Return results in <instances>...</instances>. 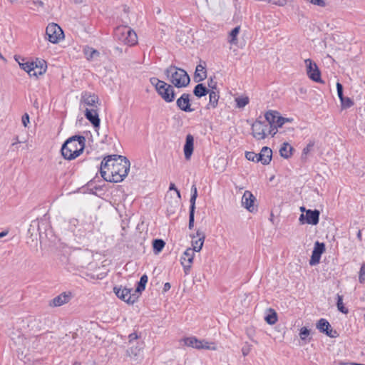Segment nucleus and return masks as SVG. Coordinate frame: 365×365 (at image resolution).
Wrapping results in <instances>:
<instances>
[{
    "instance_id": "obj_12",
    "label": "nucleus",
    "mask_w": 365,
    "mask_h": 365,
    "mask_svg": "<svg viewBox=\"0 0 365 365\" xmlns=\"http://www.w3.org/2000/svg\"><path fill=\"white\" fill-rule=\"evenodd\" d=\"M195 252L191 248H187L183 253L181 257V264L184 268L185 274H187L191 268V264L193 262Z\"/></svg>"
},
{
    "instance_id": "obj_53",
    "label": "nucleus",
    "mask_w": 365,
    "mask_h": 365,
    "mask_svg": "<svg viewBox=\"0 0 365 365\" xmlns=\"http://www.w3.org/2000/svg\"><path fill=\"white\" fill-rule=\"evenodd\" d=\"M310 3L314 4V5H317V6H325V2L324 0H309Z\"/></svg>"
},
{
    "instance_id": "obj_64",
    "label": "nucleus",
    "mask_w": 365,
    "mask_h": 365,
    "mask_svg": "<svg viewBox=\"0 0 365 365\" xmlns=\"http://www.w3.org/2000/svg\"><path fill=\"white\" fill-rule=\"evenodd\" d=\"M73 365H80V364L78 362H75Z\"/></svg>"
},
{
    "instance_id": "obj_58",
    "label": "nucleus",
    "mask_w": 365,
    "mask_h": 365,
    "mask_svg": "<svg viewBox=\"0 0 365 365\" xmlns=\"http://www.w3.org/2000/svg\"><path fill=\"white\" fill-rule=\"evenodd\" d=\"M169 190H173L175 191L177 190V188H176L175 184L170 183V187H169Z\"/></svg>"
},
{
    "instance_id": "obj_43",
    "label": "nucleus",
    "mask_w": 365,
    "mask_h": 365,
    "mask_svg": "<svg viewBox=\"0 0 365 365\" xmlns=\"http://www.w3.org/2000/svg\"><path fill=\"white\" fill-rule=\"evenodd\" d=\"M292 120V118H283L278 115L277 119L276 120V125L279 128L282 127L285 123L291 122Z\"/></svg>"
},
{
    "instance_id": "obj_1",
    "label": "nucleus",
    "mask_w": 365,
    "mask_h": 365,
    "mask_svg": "<svg viewBox=\"0 0 365 365\" xmlns=\"http://www.w3.org/2000/svg\"><path fill=\"white\" fill-rule=\"evenodd\" d=\"M130 165V161L124 156L109 155L101 162V175L108 182H121L128 175Z\"/></svg>"
},
{
    "instance_id": "obj_57",
    "label": "nucleus",
    "mask_w": 365,
    "mask_h": 365,
    "mask_svg": "<svg viewBox=\"0 0 365 365\" xmlns=\"http://www.w3.org/2000/svg\"><path fill=\"white\" fill-rule=\"evenodd\" d=\"M9 233V231L8 230H5V231H3L1 232H0V238H2L5 236H6Z\"/></svg>"
},
{
    "instance_id": "obj_14",
    "label": "nucleus",
    "mask_w": 365,
    "mask_h": 365,
    "mask_svg": "<svg viewBox=\"0 0 365 365\" xmlns=\"http://www.w3.org/2000/svg\"><path fill=\"white\" fill-rule=\"evenodd\" d=\"M325 251V245L324 243L316 242L314 243V250L309 260V264L313 266L316 265L319 262L321 255Z\"/></svg>"
},
{
    "instance_id": "obj_9",
    "label": "nucleus",
    "mask_w": 365,
    "mask_h": 365,
    "mask_svg": "<svg viewBox=\"0 0 365 365\" xmlns=\"http://www.w3.org/2000/svg\"><path fill=\"white\" fill-rule=\"evenodd\" d=\"M268 125L266 122L257 120L252 125V135L257 140H262L266 138L267 134Z\"/></svg>"
},
{
    "instance_id": "obj_52",
    "label": "nucleus",
    "mask_w": 365,
    "mask_h": 365,
    "mask_svg": "<svg viewBox=\"0 0 365 365\" xmlns=\"http://www.w3.org/2000/svg\"><path fill=\"white\" fill-rule=\"evenodd\" d=\"M277 125H273V127L270 128L269 125L267 127V133H269L272 135H274L277 133Z\"/></svg>"
},
{
    "instance_id": "obj_15",
    "label": "nucleus",
    "mask_w": 365,
    "mask_h": 365,
    "mask_svg": "<svg viewBox=\"0 0 365 365\" xmlns=\"http://www.w3.org/2000/svg\"><path fill=\"white\" fill-rule=\"evenodd\" d=\"M192 195L190 197V214H189V229H192L194 226V220H195V201L197 197V190L195 185L192 186Z\"/></svg>"
},
{
    "instance_id": "obj_20",
    "label": "nucleus",
    "mask_w": 365,
    "mask_h": 365,
    "mask_svg": "<svg viewBox=\"0 0 365 365\" xmlns=\"http://www.w3.org/2000/svg\"><path fill=\"white\" fill-rule=\"evenodd\" d=\"M86 118L93 124L95 128H98L100 125V119L97 112V108H86L85 110Z\"/></svg>"
},
{
    "instance_id": "obj_19",
    "label": "nucleus",
    "mask_w": 365,
    "mask_h": 365,
    "mask_svg": "<svg viewBox=\"0 0 365 365\" xmlns=\"http://www.w3.org/2000/svg\"><path fill=\"white\" fill-rule=\"evenodd\" d=\"M178 107L185 112H192L194 110L190 107V95L183 93L176 101Z\"/></svg>"
},
{
    "instance_id": "obj_10",
    "label": "nucleus",
    "mask_w": 365,
    "mask_h": 365,
    "mask_svg": "<svg viewBox=\"0 0 365 365\" xmlns=\"http://www.w3.org/2000/svg\"><path fill=\"white\" fill-rule=\"evenodd\" d=\"M157 92L158 95L167 103H171L175 98L174 87L167 83H163Z\"/></svg>"
},
{
    "instance_id": "obj_34",
    "label": "nucleus",
    "mask_w": 365,
    "mask_h": 365,
    "mask_svg": "<svg viewBox=\"0 0 365 365\" xmlns=\"http://www.w3.org/2000/svg\"><path fill=\"white\" fill-rule=\"evenodd\" d=\"M20 67L26 71L31 76H33V70L34 68V62H26V63H19Z\"/></svg>"
},
{
    "instance_id": "obj_7",
    "label": "nucleus",
    "mask_w": 365,
    "mask_h": 365,
    "mask_svg": "<svg viewBox=\"0 0 365 365\" xmlns=\"http://www.w3.org/2000/svg\"><path fill=\"white\" fill-rule=\"evenodd\" d=\"M113 292L119 299L128 304H133L138 299V294H135V291L131 289L115 287Z\"/></svg>"
},
{
    "instance_id": "obj_45",
    "label": "nucleus",
    "mask_w": 365,
    "mask_h": 365,
    "mask_svg": "<svg viewBox=\"0 0 365 365\" xmlns=\"http://www.w3.org/2000/svg\"><path fill=\"white\" fill-rule=\"evenodd\" d=\"M359 281L361 284L365 282V263L364 264H362V266L360 269Z\"/></svg>"
},
{
    "instance_id": "obj_42",
    "label": "nucleus",
    "mask_w": 365,
    "mask_h": 365,
    "mask_svg": "<svg viewBox=\"0 0 365 365\" xmlns=\"http://www.w3.org/2000/svg\"><path fill=\"white\" fill-rule=\"evenodd\" d=\"M259 154H256L254 152H247L245 153V157L248 160L253 162H259L260 160H257Z\"/></svg>"
},
{
    "instance_id": "obj_50",
    "label": "nucleus",
    "mask_w": 365,
    "mask_h": 365,
    "mask_svg": "<svg viewBox=\"0 0 365 365\" xmlns=\"http://www.w3.org/2000/svg\"><path fill=\"white\" fill-rule=\"evenodd\" d=\"M314 143L313 142H310L306 148H304L303 149V152H302V155H306L307 154H308L312 149V148L314 147Z\"/></svg>"
},
{
    "instance_id": "obj_35",
    "label": "nucleus",
    "mask_w": 365,
    "mask_h": 365,
    "mask_svg": "<svg viewBox=\"0 0 365 365\" xmlns=\"http://www.w3.org/2000/svg\"><path fill=\"white\" fill-rule=\"evenodd\" d=\"M84 53L88 60H91L99 55V52L92 48L87 47L84 49Z\"/></svg>"
},
{
    "instance_id": "obj_63",
    "label": "nucleus",
    "mask_w": 365,
    "mask_h": 365,
    "mask_svg": "<svg viewBox=\"0 0 365 365\" xmlns=\"http://www.w3.org/2000/svg\"><path fill=\"white\" fill-rule=\"evenodd\" d=\"M301 211L304 212L306 211L305 208L304 207H300Z\"/></svg>"
},
{
    "instance_id": "obj_29",
    "label": "nucleus",
    "mask_w": 365,
    "mask_h": 365,
    "mask_svg": "<svg viewBox=\"0 0 365 365\" xmlns=\"http://www.w3.org/2000/svg\"><path fill=\"white\" fill-rule=\"evenodd\" d=\"M292 147L288 143H284L279 149V153L282 157L288 158L292 155Z\"/></svg>"
},
{
    "instance_id": "obj_55",
    "label": "nucleus",
    "mask_w": 365,
    "mask_h": 365,
    "mask_svg": "<svg viewBox=\"0 0 365 365\" xmlns=\"http://www.w3.org/2000/svg\"><path fill=\"white\" fill-rule=\"evenodd\" d=\"M129 342L131 343L133 341L138 339V335L136 333H132L129 335Z\"/></svg>"
},
{
    "instance_id": "obj_39",
    "label": "nucleus",
    "mask_w": 365,
    "mask_h": 365,
    "mask_svg": "<svg viewBox=\"0 0 365 365\" xmlns=\"http://www.w3.org/2000/svg\"><path fill=\"white\" fill-rule=\"evenodd\" d=\"M340 101H341V108L343 109L349 108L354 105L353 101L348 97H344V98H341V100Z\"/></svg>"
},
{
    "instance_id": "obj_22",
    "label": "nucleus",
    "mask_w": 365,
    "mask_h": 365,
    "mask_svg": "<svg viewBox=\"0 0 365 365\" xmlns=\"http://www.w3.org/2000/svg\"><path fill=\"white\" fill-rule=\"evenodd\" d=\"M272 151L268 147H263L261 152L259 153L257 160L263 165H268L272 160Z\"/></svg>"
},
{
    "instance_id": "obj_62",
    "label": "nucleus",
    "mask_w": 365,
    "mask_h": 365,
    "mask_svg": "<svg viewBox=\"0 0 365 365\" xmlns=\"http://www.w3.org/2000/svg\"><path fill=\"white\" fill-rule=\"evenodd\" d=\"M357 237L361 239V231H359L358 234H357Z\"/></svg>"
},
{
    "instance_id": "obj_54",
    "label": "nucleus",
    "mask_w": 365,
    "mask_h": 365,
    "mask_svg": "<svg viewBox=\"0 0 365 365\" xmlns=\"http://www.w3.org/2000/svg\"><path fill=\"white\" fill-rule=\"evenodd\" d=\"M78 224V220L76 218H71L69 220V225L71 227H76Z\"/></svg>"
},
{
    "instance_id": "obj_18",
    "label": "nucleus",
    "mask_w": 365,
    "mask_h": 365,
    "mask_svg": "<svg viewBox=\"0 0 365 365\" xmlns=\"http://www.w3.org/2000/svg\"><path fill=\"white\" fill-rule=\"evenodd\" d=\"M72 297L71 292H63L57 297H54L50 302L51 307H60L68 303Z\"/></svg>"
},
{
    "instance_id": "obj_30",
    "label": "nucleus",
    "mask_w": 365,
    "mask_h": 365,
    "mask_svg": "<svg viewBox=\"0 0 365 365\" xmlns=\"http://www.w3.org/2000/svg\"><path fill=\"white\" fill-rule=\"evenodd\" d=\"M210 95V101L208 104V108H215L217 106L218 100H219V94L218 92L215 91H209Z\"/></svg>"
},
{
    "instance_id": "obj_3",
    "label": "nucleus",
    "mask_w": 365,
    "mask_h": 365,
    "mask_svg": "<svg viewBox=\"0 0 365 365\" xmlns=\"http://www.w3.org/2000/svg\"><path fill=\"white\" fill-rule=\"evenodd\" d=\"M165 74L167 76V79L177 88L186 87L190 81V76L187 72L175 66H170L167 68L165 71Z\"/></svg>"
},
{
    "instance_id": "obj_26",
    "label": "nucleus",
    "mask_w": 365,
    "mask_h": 365,
    "mask_svg": "<svg viewBox=\"0 0 365 365\" xmlns=\"http://www.w3.org/2000/svg\"><path fill=\"white\" fill-rule=\"evenodd\" d=\"M207 77V72L205 67L201 64L197 65L195 69L194 80L196 82H200L205 79Z\"/></svg>"
},
{
    "instance_id": "obj_36",
    "label": "nucleus",
    "mask_w": 365,
    "mask_h": 365,
    "mask_svg": "<svg viewBox=\"0 0 365 365\" xmlns=\"http://www.w3.org/2000/svg\"><path fill=\"white\" fill-rule=\"evenodd\" d=\"M165 242L163 240L157 239L153 242V250L155 252L158 253L162 251L165 247Z\"/></svg>"
},
{
    "instance_id": "obj_6",
    "label": "nucleus",
    "mask_w": 365,
    "mask_h": 365,
    "mask_svg": "<svg viewBox=\"0 0 365 365\" xmlns=\"http://www.w3.org/2000/svg\"><path fill=\"white\" fill-rule=\"evenodd\" d=\"M182 341L185 346L195 348L197 349H217L216 344L214 342H209L205 340H199L195 336L185 338Z\"/></svg>"
},
{
    "instance_id": "obj_48",
    "label": "nucleus",
    "mask_w": 365,
    "mask_h": 365,
    "mask_svg": "<svg viewBox=\"0 0 365 365\" xmlns=\"http://www.w3.org/2000/svg\"><path fill=\"white\" fill-rule=\"evenodd\" d=\"M29 7L31 9H34L36 6H43V2L41 1H31L29 2Z\"/></svg>"
},
{
    "instance_id": "obj_21",
    "label": "nucleus",
    "mask_w": 365,
    "mask_h": 365,
    "mask_svg": "<svg viewBox=\"0 0 365 365\" xmlns=\"http://www.w3.org/2000/svg\"><path fill=\"white\" fill-rule=\"evenodd\" d=\"M196 237H198V239L192 241V247L191 249L193 250L194 252H200L204 244L205 234L202 231L197 230Z\"/></svg>"
},
{
    "instance_id": "obj_59",
    "label": "nucleus",
    "mask_w": 365,
    "mask_h": 365,
    "mask_svg": "<svg viewBox=\"0 0 365 365\" xmlns=\"http://www.w3.org/2000/svg\"><path fill=\"white\" fill-rule=\"evenodd\" d=\"M285 3H286V0H282V1H279V2H278V3H275V4H278V5H279V6H283V5H284V4H285Z\"/></svg>"
},
{
    "instance_id": "obj_56",
    "label": "nucleus",
    "mask_w": 365,
    "mask_h": 365,
    "mask_svg": "<svg viewBox=\"0 0 365 365\" xmlns=\"http://www.w3.org/2000/svg\"><path fill=\"white\" fill-rule=\"evenodd\" d=\"M170 284L168 283V282H166L165 284H164V287H163V290L165 292H167L170 289Z\"/></svg>"
},
{
    "instance_id": "obj_13",
    "label": "nucleus",
    "mask_w": 365,
    "mask_h": 365,
    "mask_svg": "<svg viewBox=\"0 0 365 365\" xmlns=\"http://www.w3.org/2000/svg\"><path fill=\"white\" fill-rule=\"evenodd\" d=\"M317 328L322 333H324L329 337L336 338L339 334L336 330L332 329L329 322L324 319H321L317 324Z\"/></svg>"
},
{
    "instance_id": "obj_41",
    "label": "nucleus",
    "mask_w": 365,
    "mask_h": 365,
    "mask_svg": "<svg viewBox=\"0 0 365 365\" xmlns=\"http://www.w3.org/2000/svg\"><path fill=\"white\" fill-rule=\"evenodd\" d=\"M150 83L155 86L156 91L165 83V82L163 81H160L157 78H151L150 79Z\"/></svg>"
},
{
    "instance_id": "obj_16",
    "label": "nucleus",
    "mask_w": 365,
    "mask_h": 365,
    "mask_svg": "<svg viewBox=\"0 0 365 365\" xmlns=\"http://www.w3.org/2000/svg\"><path fill=\"white\" fill-rule=\"evenodd\" d=\"M255 200L253 194L250 191L246 190L242 197V205L250 212H253L257 210L254 205Z\"/></svg>"
},
{
    "instance_id": "obj_2",
    "label": "nucleus",
    "mask_w": 365,
    "mask_h": 365,
    "mask_svg": "<svg viewBox=\"0 0 365 365\" xmlns=\"http://www.w3.org/2000/svg\"><path fill=\"white\" fill-rule=\"evenodd\" d=\"M86 138L74 135L69 138L61 148V154L65 159L73 160L79 156L85 148Z\"/></svg>"
},
{
    "instance_id": "obj_40",
    "label": "nucleus",
    "mask_w": 365,
    "mask_h": 365,
    "mask_svg": "<svg viewBox=\"0 0 365 365\" xmlns=\"http://www.w3.org/2000/svg\"><path fill=\"white\" fill-rule=\"evenodd\" d=\"M235 101L237 103V106L238 108H244L245 106H247L249 103V98L248 97H241V98H237L235 99Z\"/></svg>"
},
{
    "instance_id": "obj_47",
    "label": "nucleus",
    "mask_w": 365,
    "mask_h": 365,
    "mask_svg": "<svg viewBox=\"0 0 365 365\" xmlns=\"http://www.w3.org/2000/svg\"><path fill=\"white\" fill-rule=\"evenodd\" d=\"M336 90H337V95L340 101L341 98H344L343 95V86L339 82L336 83Z\"/></svg>"
},
{
    "instance_id": "obj_8",
    "label": "nucleus",
    "mask_w": 365,
    "mask_h": 365,
    "mask_svg": "<svg viewBox=\"0 0 365 365\" xmlns=\"http://www.w3.org/2000/svg\"><path fill=\"white\" fill-rule=\"evenodd\" d=\"M304 63L307 74L309 78L315 82L322 83L321 73L317 65L309 58L306 59Z\"/></svg>"
},
{
    "instance_id": "obj_27",
    "label": "nucleus",
    "mask_w": 365,
    "mask_h": 365,
    "mask_svg": "<svg viewBox=\"0 0 365 365\" xmlns=\"http://www.w3.org/2000/svg\"><path fill=\"white\" fill-rule=\"evenodd\" d=\"M278 112L269 110L265 113V120L264 122H266V123L272 128L273 125H276V120L278 118Z\"/></svg>"
},
{
    "instance_id": "obj_17",
    "label": "nucleus",
    "mask_w": 365,
    "mask_h": 365,
    "mask_svg": "<svg viewBox=\"0 0 365 365\" xmlns=\"http://www.w3.org/2000/svg\"><path fill=\"white\" fill-rule=\"evenodd\" d=\"M81 103L90 107L89 108H97L98 105V97L95 94L84 92L81 95Z\"/></svg>"
},
{
    "instance_id": "obj_38",
    "label": "nucleus",
    "mask_w": 365,
    "mask_h": 365,
    "mask_svg": "<svg viewBox=\"0 0 365 365\" xmlns=\"http://www.w3.org/2000/svg\"><path fill=\"white\" fill-rule=\"evenodd\" d=\"M141 349L142 347L136 346L134 348L132 346L127 350V354L131 358H135L136 356H138Z\"/></svg>"
},
{
    "instance_id": "obj_61",
    "label": "nucleus",
    "mask_w": 365,
    "mask_h": 365,
    "mask_svg": "<svg viewBox=\"0 0 365 365\" xmlns=\"http://www.w3.org/2000/svg\"><path fill=\"white\" fill-rule=\"evenodd\" d=\"M340 365H355V363H341Z\"/></svg>"
},
{
    "instance_id": "obj_49",
    "label": "nucleus",
    "mask_w": 365,
    "mask_h": 365,
    "mask_svg": "<svg viewBox=\"0 0 365 365\" xmlns=\"http://www.w3.org/2000/svg\"><path fill=\"white\" fill-rule=\"evenodd\" d=\"M252 349V346L250 344H246L242 348V353L243 356H247L249 354Z\"/></svg>"
},
{
    "instance_id": "obj_60",
    "label": "nucleus",
    "mask_w": 365,
    "mask_h": 365,
    "mask_svg": "<svg viewBox=\"0 0 365 365\" xmlns=\"http://www.w3.org/2000/svg\"><path fill=\"white\" fill-rule=\"evenodd\" d=\"M175 192H176L177 197H178V200H180V197H181V196H180V191L177 189V190H175Z\"/></svg>"
},
{
    "instance_id": "obj_4",
    "label": "nucleus",
    "mask_w": 365,
    "mask_h": 365,
    "mask_svg": "<svg viewBox=\"0 0 365 365\" xmlns=\"http://www.w3.org/2000/svg\"><path fill=\"white\" fill-rule=\"evenodd\" d=\"M115 37L122 43L134 46L138 42V36L135 32L128 26H118L115 31Z\"/></svg>"
},
{
    "instance_id": "obj_11",
    "label": "nucleus",
    "mask_w": 365,
    "mask_h": 365,
    "mask_svg": "<svg viewBox=\"0 0 365 365\" xmlns=\"http://www.w3.org/2000/svg\"><path fill=\"white\" fill-rule=\"evenodd\" d=\"M319 211L317 210H306V215H304V214H302L300 215L299 221L302 224H304L305 220L307 224L316 225L319 222Z\"/></svg>"
},
{
    "instance_id": "obj_5",
    "label": "nucleus",
    "mask_w": 365,
    "mask_h": 365,
    "mask_svg": "<svg viewBox=\"0 0 365 365\" xmlns=\"http://www.w3.org/2000/svg\"><path fill=\"white\" fill-rule=\"evenodd\" d=\"M63 38V31L58 24L51 23L47 26L46 29V39L52 43H58Z\"/></svg>"
},
{
    "instance_id": "obj_37",
    "label": "nucleus",
    "mask_w": 365,
    "mask_h": 365,
    "mask_svg": "<svg viewBox=\"0 0 365 365\" xmlns=\"http://www.w3.org/2000/svg\"><path fill=\"white\" fill-rule=\"evenodd\" d=\"M337 309L339 311L344 314L348 313V309L346 308L343 304V297L341 295L337 294V302H336Z\"/></svg>"
},
{
    "instance_id": "obj_31",
    "label": "nucleus",
    "mask_w": 365,
    "mask_h": 365,
    "mask_svg": "<svg viewBox=\"0 0 365 365\" xmlns=\"http://www.w3.org/2000/svg\"><path fill=\"white\" fill-rule=\"evenodd\" d=\"M148 282V277L146 274H143L138 282L137 288L134 290L135 294H138V297H140L142 291L145 288V285Z\"/></svg>"
},
{
    "instance_id": "obj_25",
    "label": "nucleus",
    "mask_w": 365,
    "mask_h": 365,
    "mask_svg": "<svg viewBox=\"0 0 365 365\" xmlns=\"http://www.w3.org/2000/svg\"><path fill=\"white\" fill-rule=\"evenodd\" d=\"M94 231V225L92 222H85L82 225V228L79 230L80 236L88 238Z\"/></svg>"
},
{
    "instance_id": "obj_44",
    "label": "nucleus",
    "mask_w": 365,
    "mask_h": 365,
    "mask_svg": "<svg viewBox=\"0 0 365 365\" xmlns=\"http://www.w3.org/2000/svg\"><path fill=\"white\" fill-rule=\"evenodd\" d=\"M310 331L307 327H304L300 329L299 337L302 340H306L309 335Z\"/></svg>"
},
{
    "instance_id": "obj_51",
    "label": "nucleus",
    "mask_w": 365,
    "mask_h": 365,
    "mask_svg": "<svg viewBox=\"0 0 365 365\" xmlns=\"http://www.w3.org/2000/svg\"><path fill=\"white\" fill-rule=\"evenodd\" d=\"M22 124L24 127H27L28 123H29V115L28 113H24L21 118Z\"/></svg>"
},
{
    "instance_id": "obj_33",
    "label": "nucleus",
    "mask_w": 365,
    "mask_h": 365,
    "mask_svg": "<svg viewBox=\"0 0 365 365\" xmlns=\"http://www.w3.org/2000/svg\"><path fill=\"white\" fill-rule=\"evenodd\" d=\"M269 314H268L265 317L264 319L267 324L272 325L277 322V315L276 312L274 309H269Z\"/></svg>"
},
{
    "instance_id": "obj_28",
    "label": "nucleus",
    "mask_w": 365,
    "mask_h": 365,
    "mask_svg": "<svg viewBox=\"0 0 365 365\" xmlns=\"http://www.w3.org/2000/svg\"><path fill=\"white\" fill-rule=\"evenodd\" d=\"M209 91V89H207L202 83H198L194 88L193 93L197 98H201L206 96Z\"/></svg>"
},
{
    "instance_id": "obj_23",
    "label": "nucleus",
    "mask_w": 365,
    "mask_h": 365,
    "mask_svg": "<svg viewBox=\"0 0 365 365\" xmlns=\"http://www.w3.org/2000/svg\"><path fill=\"white\" fill-rule=\"evenodd\" d=\"M193 144H194V138L193 136L190 134H188L186 136V141L184 145V154L185 158L187 160H189L193 152Z\"/></svg>"
},
{
    "instance_id": "obj_24",
    "label": "nucleus",
    "mask_w": 365,
    "mask_h": 365,
    "mask_svg": "<svg viewBox=\"0 0 365 365\" xmlns=\"http://www.w3.org/2000/svg\"><path fill=\"white\" fill-rule=\"evenodd\" d=\"M34 63V68L33 70V76L37 77L38 76L43 74L46 71V63L45 61H38Z\"/></svg>"
},
{
    "instance_id": "obj_46",
    "label": "nucleus",
    "mask_w": 365,
    "mask_h": 365,
    "mask_svg": "<svg viewBox=\"0 0 365 365\" xmlns=\"http://www.w3.org/2000/svg\"><path fill=\"white\" fill-rule=\"evenodd\" d=\"M214 78L210 77L207 81V86L211 89L210 91H215L217 89V82Z\"/></svg>"
},
{
    "instance_id": "obj_32",
    "label": "nucleus",
    "mask_w": 365,
    "mask_h": 365,
    "mask_svg": "<svg viewBox=\"0 0 365 365\" xmlns=\"http://www.w3.org/2000/svg\"><path fill=\"white\" fill-rule=\"evenodd\" d=\"M240 31V26H236L229 34L228 42L230 44L236 45L237 43V36Z\"/></svg>"
}]
</instances>
